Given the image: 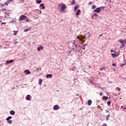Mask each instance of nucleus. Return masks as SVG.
<instances>
[{
  "label": "nucleus",
  "instance_id": "72a5a7b5",
  "mask_svg": "<svg viewBox=\"0 0 126 126\" xmlns=\"http://www.w3.org/2000/svg\"><path fill=\"white\" fill-rule=\"evenodd\" d=\"M94 16H98V14L94 13Z\"/></svg>",
  "mask_w": 126,
  "mask_h": 126
},
{
  "label": "nucleus",
  "instance_id": "49530a36",
  "mask_svg": "<svg viewBox=\"0 0 126 126\" xmlns=\"http://www.w3.org/2000/svg\"><path fill=\"white\" fill-rule=\"evenodd\" d=\"M123 108H124V106H121V109H123Z\"/></svg>",
  "mask_w": 126,
  "mask_h": 126
},
{
  "label": "nucleus",
  "instance_id": "7c9ffc66",
  "mask_svg": "<svg viewBox=\"0 0 126 126\" xmlns=\"http://www.w3.org/2000/svg\"><path fill=\"white\" fill-rule=\"evenodd\" d=\"M124 47H125V44H122V46H121V49H123V48H124Z\"/></svg>",
  "mask_w": 126,
  "mask_h": 126
},
{
  "label": "nucleus",
  "instance_id": "f3484780",
  "mask_svg": "<svg viewBox=\"0 0 126 126\" xmlns=\"http://www.w3.org/2000/svg\"><path fill=\"white\" fill-rule=\"evenodd\" d=\"M42 82H43V80L40 79L39 80V85H41L42 84Z\"/></svg>",
  "mask_w": 126,
  "mask_h": 126
},
{
  "label": "nucleus",
  "instance_id": "4468645a",
  "mask_svg": "<svg viewBox=\"0 0 126 126\" xmlns=\"http://www.w3.org/2000/svg\"><path fill=\"white\" fill-rule=\"evenodd\" d=\"M43 49H44V47H43V46H40V47H37L38 51H41V50H43Z\"/></svg>",
  "mask_w": 126,
  "mask_h": 126
},
{
  "label": "nucleus",
  "instance_id": "ea45409f",
  "mask_svg": "<svg viewBox=\"0 0 126 126\" xmlns=\"http://www.w3.org/2000/svg\"><path fill=\"white\" fill-rule=\"evenodd\" d=\"M1 24H2H2H6V23H3H3H1Z\"/></svg>",
  "mask_w": 126,
  "mask_h": 126
},
{
  "label": "nucleus",
  "instance_id": "6e6d98bb",
  "mask_svg": "<svg viewBox=\"0 0 126 126\" xmlns=\"http://www.w3.org/2000/svg\"><path fill=\"white\" fill-rule=\"evenodd\" d=\"M17 43V42H15V44H16Z\"/></svg>",
  "mask_w": 126,
  "mask_h": 126
},
{
  "label": "nucleus",
  "instance_id": "f03ea898",
  "mask_svg": "<svg viewBox=\"0 0 126 126\" xmlns=\"http://www.w3.org/2000/svg\"><path fill=\"white\" fill-rule=\"evenodd\" d=\"M25 19H27V17L24 15H22L19 18L20 21H22V20H25Z\"/></svg>",
  "mask_w": 126,
  "mask_h": 126
},
{
  "label": "nucleus",
  "instance_id": "13d9d810",
  "mask_svg": "<svg viewBox=\"0 0 126 126\" xmlns=\"http://www.w3.org/2000/svg\"><path fill=\"white\" fill-rule=\"evenodd\" d=\"M12 89H14V88H13Z\"/></svg>",
  "mask_w": 126,
  "mask_h": 126
},
{
  "label": "nucleus",
  "instance_id": "a18cd8bd",
  "mask_svg": "<svg viewBox=\"0 0 126 126\" xmlns=\"http://www.w3.org/2000/svg\"><path fill=\"white\" fill-rule=\"evenodd\" d=\"M102 126H107V124H104V125H103Z\"/></svg>",
  "mask_w": 126,
  "mask_h": 126
},
{
  "label": "nucleus",
  "instance_id": "412c9836",
  "mask_svg": "<svg viewBox=\"0 0 126 126\" xmlns=\"http://www.w3.org/2000/svg\"><path fill=\"white\" fill-rule=\"evenodd\" d=\"M79 12H80V10H78L76 13V15H79Z\"/></svg>",
  "mask_w": 126,
  "mask_h": 126
},
{
  "label": "nucleus",
  "instance_id": "f704fd0d",
  "mask_svg": "<svg viewBox=\"0 0 126 126\" xmlns=\"http://www.w3.org/2000/svg\"><path fill=\"white\" fill-rule=\"evenodd\" d=\"M81 39H82V41H83V39H85V36H83V37L81 38Z\"/></svg>",
  "mask_w": 126,
  "mask_h": 126
},
{
  "label": "nucleus",
  "instance_id": "37998d69",
  "mask_svg": "<svg viewBox=\"0 0 126 126\" xmlns=\"http://www.w3.org/2000/svg\"><path fill=\"white\" fill-rule=\"evenodd\" d=\"M26 21H27V22H29V20L28 19H27L26 20Z\"/></svg>",
  "mask_w": 126,
  "mask_h": 126
},
{
  "label": "nucleus",
  "instance_id": "3c124183",
  "mask_svg": "<svg viewBox=\"0 0 126 126\" xmlns=\"http://www.w3.org/2000/svg\"><path fill=\"white\" fill-rule=\"evenodd\" d=\"M103 34L99 35V36H102Z\"/></svg>",
  "mask_w": 126,
  "mask_h": 126
},
{
  "label": "nucleus",
  "instance_id": "4c0bfd02",
  "mask_svg": "<svg viewBox=\"0 0 126 126\" xmlns=\"http://www.w3.org/2000/svg\"><path fill=\"white\" fill-rule=\"evenodd\" d=\"M99 95H100V96H102V95H103V94H102V93H100Z\"/></svg>",
  "mask_w": 126,
  "mask_h": 126
},
{
  "label": "nucleus",
  "instance_id": "4be33fe9",
  "mask_svg": "<svg viewBox=\"0 0 126 126\" xmlns=\"http://www.w3.org/2000/svg\"><path fill=\"white\" fill-rule=\"evenodd\" d=\"M29 30H30V29H29V28H28V29H26L24 30V32H27L28 31H29Z\"/></svg>",
  "mask_w": 126,
  "mask_h": 126
},
{
  "label": "nucleus",
  "instance_id": "20e7f679",
  "mask_svg": "<svg viewBox=\"0 0 126 126\" xmlns=\"http://www.w3.org/2000/svg\"><path fill=\"white\" fill-rule=\"evenodd\" d=\"M119 43H121V44H122V45H125V44H126V39H124V40H122L120 39L119 40Z\"/></svg>",
  "mask_w": 126,
  "mask_h": 126
},
{
  "label": "nucleus",
  "instance_id": "c9c22d12",
  "mask_svg": "<svg viewBox=\"0 0 126 126\" xmlns=\"http://www.w3.org/2000/svg\"><path fill=\"white\" fill-rule=\"evenodd\" d=\"M117 89H118V90H119V91H121V89H120V88L117 87Z\"/></svg>",
  "mask_w": 126,
  "mask_h": 126
},
{
  "label": "nucleus",
  "instance_id": "9d476101",
  "mask_svg": "<svg viewBox=\"0 0 126 126\" xmlns=\"http://www.w3.org/2000/svg\"><path fill=\"white\" fill-rule=\"evenodd\" d=\"M24 72L27 74H30V73H31V72L29 71V70H25Z\"/></svg>",
  "mask_w": 126,
  "mask_h": 126
},
{
  "label": "nucleus",
  "instance_id": "a19ab883",
  "mask_svg": "<svg viewBox=\"0 0 126 126\" xmlns=\"http://www.w3.org/2000/svg\"><path fill=\"white\" fill-rule=\"evenodd\" d=\"M106 113H110V112H109V111H108V110H106Z\"/></svg>",
  "mask_w": 126,
  "mask_h": 126
},
{
  "label": "nucleus",
  "instance_id": "5fc2aeb1",
  "mask_svg": "<svg viewBox=\"0 0 126 126\" xmlns=\"http://www.w3.org/2000/svg\"><path fill=\"white\" fill-rule=\"evenodd\" d=\"M89 67H90V68H91V66L90 65H89Z\"/></svg>",
  "mask_w": 126,
  "mask_h": 126
},
{
  "label": "nucleus",
  "instance_id": "f8f14e48",
  "mask_svg": "<svg viewBox=\"0 0 126 126\" xmlns=\"http://www.w3.org/2000/svg\"><path fill=\"white\" fill-rule=\"evenodd\" d=\"M30 95L28 94L26 97V100H28V101H30Z\"/></svg>",
  "mask_w": 126,
  "mask_h": 126
},
{
  "label": "nucleus",
  "instance_id": "393cba45",
  "mask_svg": "<svg viewBox=\"0 0 126 126\" xmlns=\"http://www.w3.org/2000/svg\"><path fill=\"white\" fill-rule=\"evenodd\" d=\"M103 99H104V100H108V96H103Z\"/></svg>",
  "mask_w": 126,
  "mask_h": 126
},
{
  "label": "nucleus",
  "instance_id": "473e14b6",
  "mask_svg": "<svg viewBox=\"0 0 126 126\" xmlns=\"http://www.w3.org/2000/svg\"><path fill=\"white\" fill-rule=\"evenodd\" d=\"M124 65H126V64L122 63V64L120 65V66H121V67H123V66H124Z\"/></svg>",
  "mask_w": 126,
  "mask_h": 126
},
{
  "label": "nucleus",
  "instance_id": "de8ad7c7",
  "mask_svg": "<svg viewBox=\"0 0 126 126\" xmlns=\"http://www.w3.org/2000/svg\"><path fill=\"white\" fill-rule=\"evenodd\" d=\"M82 43H84V41L83 39V41H81Z\"/></svg>",
  "mask_w": 126,
  "mask_h": 126
},
{
  "label": "nucleus",
  "instance_id": "dca6fc26",
  "mask_svg": "<svg viewBox=\"0 0 126 126\" xmlns=\"http://www.w3.org/2000/svg\"><path fill=\"white\" fill-rule=\"evenodd\" d=\"M11 119H12V117L9 116L6 119V121H9Z\"/></svg>",
  "mask_w": 126,
  "mask_h": 126
},
{
  "label": "nucleus",
  "instance_id": "c756f323",
  "mask_svg": "<svg viewBox=\"0 0 126 126\" xmlns=\"http://www.w3.org/2000/svg\"><path fill=\"white\" fill-rule=\"evenodd\" d=\"M100 70H103V69H105V66H103L102 68H100Z\"/></svg>",
  "mask_w": 126,
  "mask_h": 126
},
{
  "label": "nucleus",
  "instance_id": "ddd939ff",
  "mask_svg": "<svg viewBox=\"0 0 126 126\" xmlns=\"http://www.w3.org/2000/svg\"><path fill=\"white\" fill-rule=\"evenodd\" d=\"M88 104L89 106H90V105H91V104H92V100H91V99H89L88 101Z\"/></svg>",
  "mask_w": 126,
  "mask_h": 126
},
{
  "label": "nucleus",
  "instance_id": "a211bd4d",
  "mask_svg": "<svg viewBox=\"0 0 126 126\" xmlns=\"http://www.w3.org/2000/svg\"><path fill=\"white\" fill-rule=\"evenodd\" d=\"M8 124L11 125L12 124V120H7Z\"/></svg>",
  "mask_w": 126,
  "mask_h": 126
},
{
  "label": "nucleus",
  "instance_id": "09e8293b",
  "mask_svg": "<svg viewBox=\"0 0 126 126\" xmlns=\"http://www.w3.org/2000/svg\"><path fill=\"white\" fill-rule=\"evenodd\" d=\"M124 110H126V107L123 108Z\"/></svg>",
  "mask_w": 126,
  "mask_h": 126
},
{
  "label": "nucleus",
  "instance_id": "603ef678",
  "mask_svg": "<svg viewBox=\"0 0 126 126\" xmlns=\"http://www.w3.org/2000/svg\"><path fill=\"white\" fill-rule=\"evenodd\" d=\"M71 70H74L73 68L71 69Z\"/></svg>",
  "mask_w": 126,
  "mask_h": 126
},
{
  "label": "nucleus",
  "instance_id": "a878e982",
  "mask_svg": "<svg viewBox=\"0 0 126 126\" xmlns=\"http://www.w3.org/2000/svg\"><path fill=\"white\" fill-rule=\"evenodd\" d=\"M77 39H78L79 41H82V39L79 37V36H78L77 37Z\"/></svg>",
  "mask_w": 126,
  "mask_h": 126
},
{
  "label": "nucleus",
  "instance_id": "4d7b16f0",
  "mask_svg": "<svg viewBox=\"0 0 126 126\" xmlns=\"http://www.w3.org/2000/svg\"><path fill=\"white\" fill-rule=\"evenodd\" d=\"M114 70H116V69L114 68Z\"/></svg>",
  "mask_w": 126,
  "mask_h": 126
},
{
  "label": "nucleus",
  "instance_id": "cd10ccee",
  "mask_svg": "<svg viewBox=\"0 0 126 126\" xmlns=\"http://www.w3.org/2000/svg\"><path fill=\"white\" fill-rule=\"evenodd\" d=\"M107 104L108 106H110V105H111V101H108L107 102Z\"/></svg>",
  "mask_w": 126,
  "mask_h": 126
},
{
  "label": "nucleus",
  "instance_id": "aec40b11",
  "mask_svg": "<svg viewBox=\"0 0 126 126\" xmlns=\"http://www.w3.org/2000/svg\"><path fill=\"white\" fill-rule=\"evenodd\" d=\"M77 9H78V5H76L74 7L75 11H76V10H77Z\"/></svg>",
  "mask_w": 126,
  "mask_h": 126
},
{
  "label": "nucleus",
  "instance_id": "1a4fd4ad",
  "mask_svg": "<svg viewBox=\"0 0 126 126\" xmlns=\"http://www.w3.org/2000/svg\"><path fill=\"white\" fill-rule=\"evenodd\" d=\"M13 63V60H8L6 61V63H7L8 64L9 63Z\"/></svg>",
  "mask_w": 126,
  "mask_h": 126
},
{
  "label": "nucleus",
  "instance_id": "e433bc0d",
  "mask_svg": "<svg viewBox=\"0 0 126 126\" xmlns=\"http://www.w3.org/2000/svg\"><path fill=\"white\" fill-rule=\"evenodd\" d=\"M86 46H87V44H84V45H83L84 48H85Z\"/></svg>",
  "mask_w": 126,
  "mask_h": 126
},
{
  "label": "nucleus",
  "instance_id": "2f4dec72",
  "mask_svg": "<svg viewBox=\"0 0 126 126\" xmlns=\"http://www.w3.org/2000/svg\"><path fill=\"white\" fill-rule=\"evenodd\" d=\"M112 65L113 66H117V64H116L115 63H112Z\"/></svg>",
  "mask_w": 126,
  "mask_h": 126
},
{
  "label": "nucleus",
  "instance_id": "5701e85b",
  "mask_svg": "<svg viewBox=\"0 0 126 126\" xmlns=\"http://www.w3.org/2000/svg\"><path fill=\"white\" fill-rule=\"evenodd\" d=\"M109 118H110V114H108L106 116V121H108L109 120Z\"/></svg>",
  "mask_w": 126,
  "mask_h": 126
},
{
  "label": "nucleus",
  "instance_id": "8fccbe9b",
  "mask_svg": "<svg viewBox=\"0 0 126 126\" xmlns=\"http://www.w3.org/2000/svg\"><path fill=\"white\" fill-rule=\"evenodd\" d=\"M91 3H92V2H89V4H91Z\"/></svg>",
  "mask_w": 126,
  "mask_h": 126
},
{
  "label": "nucleus",
  "instance_id": "864d4df0",
  "mask_svg": "<svg viewBox=\"0 0 126 126\" xmlns=\"http://www.w3.org/2000/svg\"><path fill=\"white\" fill-rule=\"evenodd\" d=\"M75 47H76V48H77V45H75Z\"/></svg>",
  "mask_w": 126,
  "mask_h": 126
},
{
  "label": "nucleus",
  "instance_id": "9b49d317",
  "mask_svg": "<svg viewBox=\"0 0 126 126\" xmlns=\"http://www.w3.org/2000/svg\"><path fill=\"white\" fill-rule=\"evenodd\" d=\"M53 77V75L52 74H47L46 75V78H52Z\"/></svg>",
  "mask_w": 126,
  "mask_h": 126
},
{
  "label": "nucleus",
  "instance_id": "7ed1b4c3",
  "mask_svg": "<svg viewBox=\"0 0 126 126\" xmlns=\"http://www.w3.org/2000/svg\"><path fill=\"white\" fill-rule=\"evenodd\" d=\"M94 12H96L97 13H99L100 11H101V7H97L94 10Z\"/></svg>",
  "mask_w": 126,
  "mask_h": 126
},
{
  "label": "nucleus",
  "instance_id": "f257e3e1",
  "mask_svg": "<svg viewBox=\"0 0 126 126\" xmlns=\"http://www.w3.org/2000/svg\"><path fill=\"white\" fill-rule=\"evenodd\" d=\"M60 5H61V10L62 11H64L65 8H66V5L63 3H61Z\"/></svg>",
  "mask_w": 126,
  "mask_h": 126
},
{
  "label": "nucleus",
  "instance_id": "2eb2a0df",
  "mask_svg": "<svg viewBox=\"0 0 126 126\" xmlns=\"http://www.w3.org/2000/svg\"><path fill=\"white\" fill-rule=\"evenodd\" d=\"M40 7H42V9H45V6H44V4H43V3L40 4Z\"/></svg>",
  "mask_w": 126,
  "mask_h": 126
},
{
  "label": "nucleus",
  "instance_id": "bf43d9fd",
  "mask_svg": "<svg viewBox=\"0 0 126 126\" xmlns=\"http://www.w3.org/2000/svg\"><path fill=\"white\" fill-rule=\"evenodd\" d=\"M125 30H126V28H125Z\"/></svg>",
  "mask_w": 126,
  "mask_h": 126
},
{
  "label": "nucleus",
  "instance_id": "0eeeda50",
  "mask_svg": "<svg viewBox=\"0 0 126 126\" xmlns=\"http://www.w3.org/2000/svg\"><path fill=\"white\" fill-rule=\"evenodd\" d=\"M119 55H120V51H119V52L117 54H112V56L113 58H116L117 57H119Z\"/></svg>",
  "mask_w": 126,
  "mask_h": 126
},
{
  "label": "nucleus",
  "instance_id": "39448f33",
  "mask_svg": "<svg viewBox=\"0 0 126 126\" xmlns=\"http://www.w3.org/2000/svg\"><path fill=\"white\" fill-rule=\"evenodd\" d=\"M60 106H59V105H55L53 107V109L54 110H55V111H57L58 110H59V109H60Z\"/></svg>",
  "mask_w": 126,
  "mask_h": 126
},
{
  "label": "nucleus",
  "instance_id": "6ab92c4d",
  "mask_svg": "<svg viewBox=\"0 0 126 126\" xmlns=\"http://www.w3.org/2000/svg\"><path fill=\"white\" fill-rule=\"evenodd\" d=\"M36 3H41V2H42V0H36Z\"/></svg>",
  "mask_w": 126,
  "mask_h": 126
},
{
  "label": "nucleus",
  "instance_id": "b1692460",
  "mask_svg": "<svg viewBox=\"0 0 126 126\" xmlns=\"http://www.w3.org/2000/svg\"><path fill=\"white\" fill-rule=\"evenodd\" d=\"M72 4L74 5L75 4V0H73L71 2Z\"/></svg>",
  "mask_w": 126,
  "mask_h": 126
},
{
  "label": "nucleus",
  "instance_id": "423d86ee",
  "mask_svg": "<svg viewBox=\"0 0 126 126\" xmlns=\"http://www.w3.org/2000/svg\"><path fill=\"white\" fill-rule=\"evenodd\" d=\"M13 0H8L6 2H5L4 3V5H5V6H6V5H8L9 3L11 2V1H13Z\"/></svg>",
  "mask_w": 126,
  "mask_h": 126
},
{
  "label": "nucleus",
  "instance_id": "79ce46f5",
  "mask_svg": "<svg viewBox=\"0 0 126 126\" xmlns=\"http://www.w3.org/2000/svg\"><path fill=\"white\" fill-rule=\"evenodd\" d=\"M94 17V15H93L92 16V19H93Z\"/></svg>",
  "mask_w": 126,
  "mask_h": 126
},
{
  "label": "nucleus",
  "instance_id": "bb28decb",
  "mask_svg": "<svg viewBox=\"0 0 126 126\" xmlns=\"http://www.w3.org/2000/svg\"><path fill=\"white\" fill-rule=\"evenodd\" d=\"M92 8L93 9H95V8H96V6L95 5H93Z\"/></svg>",
  "mask_w": 126,
  "mask_h": 126
},
{
  "label": "nucleus",
  "instance_id": "6e6552de",
  "mask_svg": "<svg viewBox=\"0 0 126 126\" xmlns=\"http://www.w3.org/2000/svg\"><path fill=\"white\" fill-rule=\"evenodd\" d=\"M10 114L12 116H14V115H15V111H14V110H11L10 111Z\"/></svg>",
  "mask_w": 126,
  "mask_h": 126
},
{
  "label": "nucleus",
  "instance_id": "c85d7f7f",
  "mask_svg": "<svg viewBox=\"0 0 126 126\" xmlns=\"http://www.w3.org/2000/svg\"><path fill=\"white\" fill-rule=\"evenodd\" d=\"M14 35H17V31H14Z\"/></svg>",
  "mask_w": 126,
  "mask_h": 126
},
{
  "label": "nucleus",
  "instance_id": "c03bdc74",
  "mask_svg": "<svg viewBox=\"0 0 126 126\" xmlns=\"http://www.w3.org/2000/svg\"><path fill=\"white\" fill-rule=\"evenodd\" d=\"M39 13H40V14H42V11H39Z\"/></svg>",
  "mask_w": 126,
  "mask_h": 126
},
{
  "label": "nucleus",
  "instance_id": "58836bf2",
  "mask_svg": "<svg viewBox=\"0 0 126 126\" xmlns=\"http://www.w3.org/2000/svg\"><path fill=\"white\" fill-rule=\"evenodd\" d=\"M114 52H115V51H114L113 50V49H112V50H111V53H114Z\"/></svg>",
  "mask_w": 126,
  "mask_h": 126
}]
</instances>
